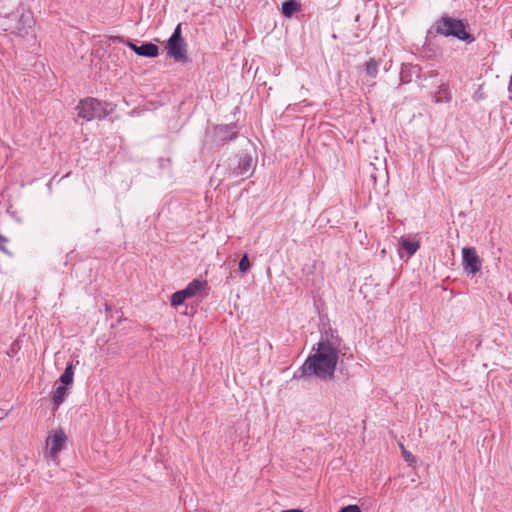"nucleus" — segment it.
<instances>
[{
  "label": "nucleus",
  "mask_w": 512,
  "mask_h": 512,
  "mask_svg": "<svg viewBox=\"0 0 512 512\" xmlns=\"http://www.w3.org/2000/svg\"><path fill=\"white\" fill-rule=\"evenodd\" d=\"M341 339L326 332L317 343V349L310 355L302 366L304 375H315L321 379H331L334 376L339 358Z\"/></svg>",
  "instance_id": "nucleus-1"
},
{
  "label": "nucleus",
  "mask_w": 512,
  "mask_h": 512,
  "mask_svg": "<svg viewBox=\"0 0 512 512\" xmlns=\"http://www.w3.org/2000/svg\"><path fill=\"white\" fill-rule=\"evenodd\" d=\"M437 35L454 37L468 44L474 42L475 38L467 31V25L460 19L443 15L433 25Z\"/></svg>",
  "instance_id": "nucleus-2"
},
{
  "label": "nucleus",
  "mask_w": 512,
  "mask_h": 512,
  "mask_svg": "<svg viewBox=\"0 0 512 512\" xmlns=\"http://www.w3.org/2000/svg\"><path fill=\"white\" fill-rule=\"evenodd\" d=\"M77 110L78 116L86 121L101 120L108 115L106 105L92 97L81 100Z\"/></svg>",
  "instance_id": "nucleus-3"
},
{
  "label": "nucleus",
  "mask_w": 512,
  "mask_h": 512,
  "mask_svg": "<svg viewBox=\"0 0 512 512\" xmlns=\"http://www.w3.org/2000/svg\"><path fill=\"white\" fill-rule=\"evenodd\" d=\"M167 54L175 61H187L186 44L181 36V24H178L166 45Z\"/></svg>",
  "instance_id": "nucleus-4"
},
{
  "label": "nucleus",
  "mask_w": 512,
  "mask_h": 512,
  "mask_svg": "<svg viewBox=\"0 0 512 512\" xmlns=\"http://www.w3.org/2000/svg\"><path fill=\"white\" fill-rule=\"evenodd\" d=\"M67 436L62 429H56L46 438L45 454L47 457L56 460L58 454L64 449Z\"/></svg>",
  "instance_id": "nucleus-5"
},
{
  "label": "nucleus",
  "mask_w": 512,
  "mask_h": 512,
  "mask_svg": "<svg viewBox=\"0 0 512 512\" xmlns=\"http://www.w3.org/2000/svg\"><path fill=\"white\" fill-rule=\"evenodd\" d=\"M462 265L464 271L468 274L474 275L480 271L482 261L474 247H464L462 249Z\"/></svg>",
  "instance_id": "nucleus-6"
},
{
  "label": "nucleus",
  "mask_w": 512,
  "mask_h": 512,
  "mask_svg": "<svg viewBox=\"0 0 512 512\" xmlns=\"http://www.w3.org/2000/svg\"><path fill=\"white\" fill-rule=\"evenodd\" d=\"M254 169L253 159L250 155L243 156L236 168L232 170V175L236 177H248Z\"/></svg>",
  "instance_id": "nucleus-7"
},
{
  "label": "nucleus",
  "mask_w": 512,
  "mask_h": 512,
  "mask_svg": "<svg viewBox=\"0 0 512 512\" xmlns=\"http://www.w3.org/2000/svg\"><path fill=\"white\" fill-rule=\"evenodd\" d=\"M68 394V388L64 386H59L56 388V390L52 393L51 397L53 410H57L60 407V405L65 401Z\"/></svg>",
  "instance_id": "nucleus-8"
},
{
  "label": "nucleus",
  "mask_w": 512,
  "mask_h": 512,
  "mask_svg": "<svg viewBox=\"0 0 512 512\" xmlns=\"http://www.w3.org/2000/svg\"><path fill=\"white\" fill-rule=\"evenodd\" d=\"M137 55L143 57L154 58L159 55V48L157 45L153 43H143L139 46V50L137 51Z\"/></svg>",
  "instance_id": "nucleus-9"
},
{
  "label": "nucleus",
  "mask_w": 512,
  "mask_h": 512,
  "mask_svg": "<svg viewBox=\"0 0 512 512\" xmlns=\"http://www.w3.org/2000/svg\"><path fill=\"white\" fill-rule=\"evenodd\" d=\"M399 244H400L401 248H403L407 252L409 257L414 255L420 248L419 240L410 241L409 239H407L405 237L400 238Z\"/></svg>",
  "instance_id": "nucleus-10"
},
{
  "label": "nucleus",
  "mask_w": 512,
  "mask_h": 512,
  "mask_svg": "<svg viewBox=\"0 0 512 512\" xmlns=\"http://www.w3.org/2000/svg\"><path fill=\"white\" fill-rule=\"evenodd\" d=\"M301 6L296 0H288L282 4V13L285 17H291L294 13L300 11Z\"/></svg>",
  "instance_id": "nucleus-11"
},
{
  "label": "nucleus",
  "mask_w": 512,
  "mask_h": 512,
  "mask_svg": "<svg viewBox=\"0 0 512 512\" xmlns=\"http://www.w3.org/2000/svg\"><path fill=\"white\" fill-rule=\"evenodd\" d=\"M379 66H380V61H377L374 58H370L365 63L366 75L369 76L372 79L376 78Z\"/></svg>",
  "instance_id": "nucleus-12"
},
{
  "label": "nucleus",
  "mask_w": 512,
  "mask_h": 512,
  "mask_svg": "<svg viewBox=\"0 0 512 512\" xmlns=\"http://www.w3.org/2000/svg\"><path fill=\"white\" fill-rule=\"evenodd\" d=\"M451 99L449 88L446 84H441L435 94L436 102H448Z\"/></svg>",
  "instance_id": "nucleus-13"
},
{
  "label": "nucleus",
  "mask_w": 512,
  "mask_h": 512,
  "mask_svg": "<svg viewBox=\"0 0 512 512\" xmlns=\"http://www.w3.org/2000/svg\"><path fill=\"white\" fill-rule=\"evenodd\" d=\"M73 379H74V367H73V364L70 363L67 365L63 374L61 375L60 381L64 385H69V384L73 383Z\"/></svg>",
  "instance_id": "nucleus-14"
},
{
  "label": "nucleus",
  "mask_w": 512,
  "mask_h": 512,
  "mask_svg": "<svg viewBox=\"0 0 512 512\" xmlns=\"http://www.w3.org/2000/svg\"><path fill=\"white\" fill-rule=\"evenodd\" d=\"M205 286V282L200 281L198 279H194L192 282H190L186 289L192 294V296H195L198 292H200Z\"/></svg>",
  "instance_id": "nucleus-15"
},
{
  "label": "nucleus",
  "mask_w": 512,
  "mask_h": 512,
  "mask_svg": "<svg viewBox=\"0 0 512 512\" xmlns=\"http://www.w3.org/2000/svg\"><path fill=\"white\" fill-rule=\"evenodd\" d=\"M185 300V294L180 290L172 294L170 302L172 306H179L183 304Z\"/></svg>",
  "instance_id": "nucleus-16"
},
{
  "label": "nucleus",
  "mask_w": 512,
  "mask_h": 512,
  "mask_svg": "<svg viewBox=\"0 0 512 512\" xmlns=\"http://www.w3.org/2000/svg\"><path fill=\"white\" fill-rule=\"evenodd\" d=\"M238 268L242 274H245L250 270L251 264L247 254H244L240 259Z\"/></svg>",
  "instance_id": "nucleus-17"
},
{
  "label": "nucleus",
  "mask_w": 512,
  "mask_h": 512,
  "mask_svg": "<svg viewBox=\"0 0 512 512\" xmlns=\"http://www.w3.org/2000/svg\"><path fill=\"white\" fill-rule=\"evenodd\" d=\"M400 449H401V453H402V457L404 458V460L409 464V465H413L416 463V458L415 456L409 452L408 450H406V448L404 447L403 444H400Z\"/></svg>",
  "instance_id": "nucleus-18"
},
{
  "label": "nucleus",
  "mask_w": 512,
  "mask_h": 512,
  "mask_svg": "<svg viewBox=\"0 0 512 512\" xmlns=\"http://www.w3.org/2000/svg\"><path fill=\"white\" fill-rule=\"evenodd\" d=\"M339 512H361V509L357 505H348L342 508Z\"/></svg>",
  "instance_id": "nucleus-19"
},
{
  "label": "nucleus",
  "mask_w": 512,
  "mask_h": 512,
  "mask_svg": "<svg viewBox=\"0 0 512 512\" xmlns=\"http://www.w3.org/2000/svg\"><path fill=\"white\" fill-rule=\"evenodd\" d=\"M6 242H7V239L4 236L0 235V250L5 252V253H8L6 248H5V243Z\"/></svg>",
  "instance_id": "nucleus-20"
},
{
  "label": "nucleus",
  "mask_w": 512,
  "mask_h": 512,
  "mask_svg": "<svg viewBox=\"0 0 512 512\" xmlns=\"http://www.w3.org/2000/svg\"><path fill=\"white\" fill-rule=\"evenodd\" d=\"M128 46L137 54V51L139 50V46H137L136 44L128 41Z\"/></svg>",
  "instance_id": "nucleus-21"
},
{
  "label": "nucleus",
  "mask_w": 512,
  "mask_h": 512,
  "mask_svg": "<svg viewBox=\"0 0 512 512\" xmlns=\"http://www.w3.org/2000/svg\"><path fill=\"white\" fill-rule=\"evenodd\" d=\"M128 46L137 54V51L139 50V46H137L136 44L128 41Z\"/></svg>",
  "instance_id": "nucleus-22"
},
{
  "label": "nucleus",
  "mask_w": 512,
  "mask_h": 512,
  "mask_svg": "<svg viewBox=\"0 0 512 512\" xmlns=\"http://www.w3.org/2000/svg\"><path fill=\"white\" fill-rule=\"evenodd\" d=\"M19 21H20V22H23V23H30V19H29V17H28V16H26V15H24V14H22V15L20 16Z\"/></svg>",
  "instance_id": "nucleus-23"
},
{
  "label": "nucleus",
  "mask_w": 512,
  "mask_h": 512,
  "mask_svg": "<svg viewBox=\"0 0 512 512\" xmlns=\"http://www.w3.org/2000/svg\"><path fill=\"white\" fill-rule=\"evenodd\" d=\"M181 291L185 294L186 299L193 297L186 288L182 289Z\"/></svg>",
  "instance_id": "nucleus-24"
},
{
  "label": "nucleus",
  "mask_w": 512,
  "mask_h": 512,
  "mask_svg": "<svg viewBox=\"0 0 512 512\" xmlns=\"http://www.w3.org/2000/svg\"><path fill=\"white\" fill-rule=\"evenodd\" d=\"M281 512H302L300 509H289V510H283Z\"/></svg>",
  "instance_id": "nucleus-25"
},
{
  "label": "nucleus",
  "mask_w": 512,
  "mask_h": 512,
  "mask_svg": "<svg viewBox=\"0 0 512 512\" xmlns=\"http://www.w3.org/2000/svg\"><path fill=\"white\" fill-rule=\"evenodd\" d=\"M508 90H509L510 92H512V75H511V78H510V81H509Z\"/></svg>",
  "instance_id": "nucleus-26"
}]
</instances>
